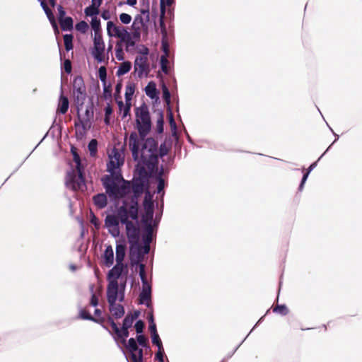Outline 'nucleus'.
I'll return each instance as SVG.
<instances>
[{
  "mask_svg": "<svg viewBox=\"0 0 362 362\" xmlns=\"http://www.w3.org/2000/svg\"><path fill=\"white\" fill-rule=\"evenodd\" d=\"M123 268L122 262L115 265V301H122L124 297L126 278H120Z\"/></svg>",
  "mask_w": 362,
  "mask_h": 362,
  "instance_id": "nucleus-5",
  "label": "nucleus"
},
{
  "mask_svg": "<svg viewBox=\"0 0 362 362\" xmlns=\"http://www.w3.org/2000/svg\"><path fill=\"white\" fill-rule=\"evenodd\" d=\"M95 205L100 209L104 208L107 205V199L104 193H100L93 197Z\"/></svg>",
  "mask_w": 362,
  "mask_h": 362,
  "instance_id": "nucleus-21",
  "label": "nucleus"
},
{
  "mask_svg": "<svg viewBox=\"0 0 362 362\" xmlns=\"http://www.w3.org/2000/svg\"><path fill=\"white\" fill-rule=\"evenodd\" d=\"M57 10H58V12H59V17H58L59 18V21H60V19H62V18H65L66 12L64 11V8L62 6L59 5L57 6Z\"/></svg>",
  "mask_w": 362,
  "mask_h": 362,
  "instance_id": "nucleus-61",
  "label": "nucleus"
},
{
  "mask_svg": "<svg viewBox=\"0 0 362 362\" xmlns=\"http://www.w3.org/2000/svg\"><path fill=\"white\" fill-rule=\"evenodd\" d=\"M112 112V107L110 105V103H107V106L105 108V117L104 121L106 124H110V115Z\"/></svg>",
  "mask_w": 362,
  "mask_h": 362,
  "instance_id": "nucleus-47",
  "label": "nucleus"
},
{
  "mask_svg": "<svg viewBox=\"0 0 362 362\" xmlns=\"http://www.w3.org/2000/svg\"><path fill=\"white\" fill-rule=\"evenodd\" d=\"M84 12L86 16L93 17L96 16V15L98 14L99 9L98 7L91 4L90 6L85 8Z\"/></svg>",
  "mask_w": 362,
  "mask_h": 362,
  "instance_id": "nucleus-34",
  "label": "nucleus"
},
{
  "mask_svg": "<svg viewBox=\"0 0 362 362\" xmlns=\"http://www.w3.org/2000/svg\"><path fill=\"white\" fill-rule=\"evenodd\" d=\"M64 71L67 74H70L71 71V63L69 59H66L64 64Z\"/></svg>",
  "mask_w": 362,
  "mask_h": 362,
  "instance_id": "nucleus-59",
  "label": "nucleus"
},
{
  "mask_svg": "<svg viewBox=\"0 0 362 362\" xmlns=\"http://www.w3.org/2000/svg\"><path fill=\"white\" fill-rule=\"evenodd\" d=\"M105 227L107 229L108 233L113 235V214H108L105 220Z\"/></svg>",
  "mask_w": 362,
  "mask_h": 362,
  "instance_id": "nucleus-31",
  "label": "nucleus"
},
{
  "mask_svg": "<svg viewBox=\"0 0 362 362\" xmlns=\"http://www.w3.org/2000/svg\"><path fill=\"white\" fill-rule=\"evenodd\" d=\"M163 349H158V352L156 354V358L160 362H163Z\"/></svg>",
  "mask_w": 362,
  "mask_h": 362,
  "instance_id": "nucleus-63",
  "label": "nucleus"
},
{
  "mask_svg": "<svg viewBox=\"0 0 362 362\" xmlns=\"http://www.w3.org/2000/svg\"><path fill=\"white\" fill-rule=\"evenodd\" d=\"M144 327H145V324L142 320H138L134 325L136 332L138 334L143 332Z\"/></svg>",
  "mask_w": 362,
  "mask_h": 362,
  "instance_id": "nucleus-56",
  "label": "nucleus"
},
{
  "mask_svg": "<svg viewBox=\"0 0 362 362\" xmlns=\"http://www.w3.org/2000/svg\"><path fill=\"white\" fill-rule=\"evenodd\" d=\"M136 340L140 346H141L143 347L147 346L148 339L144 335H143V334L138 335L136 337Z\"/></svg>",
  "mask_w": 362,
  "mask_h": 362,
  "instance_id": "nucleus-52",
  "label": "nucleus"
},
{
  "mask_svg": "<svg viewBox=\"0 0 362 362\" xmlns=\"http://www.w3.org/2000/svg\"><path fill=\"white\" fill-rule=\"evenodd\" d=\"M139 275L142 281L143 285L148 284L146 279V275L145 272V265L144 264H139Z\"/></svg>",
  "mask_w": 362,
  "mask_h": 362,
  "instance_id": "nucleus-45",
  "label": "nucleus"
},
{
  "mask_svg": "<svg viewBox=\"0 0 362 362\" xmlns=\"http://www.w3.org/2000/svg\"><path fill=\"white\" fill-rule=\"evenodd\" d=\"M165 13V1H164V0H160V16L159 23H160V26L163 32L165 33H166L165 26V23H164V20H163Z\"/></svg>",
  "mask_w": 362,
  "mask_h": 362,
  "instance_id": "nucleus-32",
  "label": "nucleus"
},
{
  "mask_svg": "<svg viewBox=\"0 0 362 362\" xmlns=\"http://www.w3.org/2000/svg\"><path fill=\"white\" fill-rule=\"evenodd\" d=\"M151 288L149 284L142 286V291L139 295V303L145 304L147 307L151 305Z\"/></svg>",
  "mask_w": 362,
  "mask_h": 362,
  "instance_id": "nucleus-16",
  "label": "nucleus"
},
{
  "mask_svg": "<svg viewBox=\"0 0 362 362\" xmlns=\"http://www.w3.org/2000/svg\"><path fill=\"white\" fill-rule=\"evenodd\" d=\"M119 18L120 22L123 24H129L132 21V16L125 13H121Z\"/></svg>",
  "mask_w": 362,
  "mask_h": 362,
  "instance_id": "nucleus-51",
  "label": "nucleus"
},
{
  "mask_svg": "<svg viewBox=\"0 0 362 362\" xmlns=\"http://www.w3.org/2000/svg\"><path fill=\"white\" fill-rule=\"evenodd\" d=\"M131 183L128 181L122 180V182L117 185L116 197H123L130 192Z\"/></svg>",
  "mask_w": 362,
  "mask_h": 362,
  "instance_id": "nucleus-17",
  "label": "nucleus"
},
{
  "mask_svg": "<svg viewBox=\"0 0 362 362\" xmlns=\"http://www.w3.org/2000/svg\"><path fill=\"white\" fill-rule=\"evenodd\" d=\"M107 296L109 303V310L110 312L113 310V268L109 270L107 274Z\"/></svg>",
  "mask_w": 362,
  "mask_h": 362,
  "instance_id": "nucleus-14",
  "label": "nucleus"
},
{
  "mask_svg": "<svg viewBox=\"0 0 362 362\" xmlns=\"http://www.w3.org/2000/svg\"><path fill=\"white\" fill-rule=\"evenodd\" d=\"M134 69L139 78L147 76L150 71L146 56H137L134 62Z\"/></svg>",
  "mask_w": 362,
  "mask_h": 362,
  "instance_id": "nucleus-8",
  "label": "nucleus"
},
{
  "mask_svg": "<svg viewBox=\"0 0 362 362\" xmlns=\"http://www.w3.org/2000/svg\"><path fill=\"white\" fill-rule=\"evenodd\" d=\"M127 34V32L123 28L115 24V37H123Z\"/></svg>",
  "mask_w": 362,
  "mask_h": 362,
  "instance_id": "nucleus-44",
  "label": "nucleus"
},
{
  "mask_svg": "<svg viewBox=\"0 0 362 362\" xmlns=\"http://www.w3.org/2000/svg\"><path fill=\"white\" fill-rule=\"evenodd\" d=\"M127 235L130 243H138L139 238V228L133 222H128L126 224Z\"/></svg>",
  "mask_w": 362,
  "mask_h": 362,
  "instance_id": "nucleus-13",
  "label": "nucleus"
},
{
  "mask_svg": "<svg viewBox=\"0 0 362 362\" xmlns=\"http://www.w3.org/2000/svg\"><path fill=\"white\" fill-rule=\"evenodd\" d=\"M90 24L92 28L95 31V33H98L100 25V20L96 16H93L92 17Z\"/></svg>",
  "mask_w": 362,
  "mask_h": 362,
  "instance_id": "nucleus-46",
  "label": "nucleus"
},
{
  "mask_svg": "<svg viewBox=\"0 0 362 362\" xmlns=\"http://www.w3.org/2000/svg\"><path fill=\"white\" fill-rule=\"evenodd\" d=\"M44 11L45 13H46L50 23L52 24L54 31L56 33H59V29H58V26H57V24L56 23V21H55V18H54V16L52 13V11L48 8V7H46L45 9H44Z\"/></svg>",
  "mask_w": 362,
  "mask_h": 362,
  "instance_id": "nucleus-28",
  "label": "nucleus"
},
{
  "mask_svg": "<svg viewBox=\"0 0 362 362\" xmlns=\"http://www.w3.org/2000/svg\"><path fill=\"white\" fill-rule=\"evenodd\" d=\"M120 157H121L120 153L118 151V150H117L115 148V162L117 161V164L118 167L120 165H122L124 163L123 160H120Z\"/></svg>",
  "mask_w": 362,
  "mask_h": 362,
  "instance_id": "nucleus-58",
  "label": "nucleus"
},
{
  "mask_svg": "<svg viewBox=\"0 0 362 362\" xmlns=\"http://www.w3.org/2000/svg\"><path fill=\"white\" fill-rule=\"evenodd\" d=\"M72 153L75 167L67 173L66 185L67 188L73 191L84 192L86 189V184L83 177L84 163L76 152L72 150Z\"/></svg>",
  "mask_w": 362,
  "mask_h": 362,
  "instance_id": "nucleus-2",
  "label": "nucleus"
},
{
  "mask_svg": "<svg viewBox=\"0 0 362 362\" xmlns=\"http://www.w3.org/2000/svg\"><path fill=\"white\" fill-rule=\"evenodd\" d=\"M128 214L130 218L133 220H136L138 217V207L137 204L136 203L134 205H132L129 207V210H127Z\"/></svg>",
  "mask_w": 362,
  "mask_h": 362,
  "instance_id": "nucleus-38",
  "label": "nucleus"
},
{
  "mask_svg": "<svg viewBox=\"0 0 362 362\" xmlns=\"http://www.w3.org/2000/svg\"><path fill=\"white\" fill-rule=\"evenodd\" d=\"M73 36L71 35H64V46L66 51H69L73 49Z\"/></svg>",
  "mask_w": 362,
  "mask_h": 362,
  "instance_id": "nucleus-36",
  "label": "nucleus"
},
{
  "mask_svg": "<svg viewBox=\"0 0 362 362\" xmlns=\"http://www.w3.org/2000/svg\"><path fill=\"white\" fill-rule=\"evenodd\" d=\"M102 263L107 267H110L113 264V250L110 245L106 247L102 255Z\"/></svg>",
  "mask_w": 362,
  "mask_h": 362,
  "instance_id": "nucleus-18",
  "label": "nucleus"
},
{
  "mask_svg": "<svg viewBox=\"0 0 362 362\" xmlns=\"http://www.w3.org/2000/svg\"><path fill=\"white\" fill-rule=\"evenodd\" d=\"M127 348L131 353L130 358L132 362L143 361V350L138 348L136 340L134 338L129 339Z\"/></svg>",
  "mask_w": 362,
  "mask_h": 362,
  "instance_id": "nucleus-10",
  "label": "nucleus"
},
{
  "mask_svg": "<svg viewBox=\"0 0 362 362\" xmlns=\"http://www.w3.org/2000/svg\"><path fill=\"white\" fill-rule=\"evenodd\" d=\"M169 123L170 126L171 127V129L173 131L172 136H177V132H176V123L173 119V115L170 113L169 117Z\"/></svg>",
  "mask_w": 362,
  "mask_h": 362,
  "instance_id": "nucleus-53",
  "label": "nucleus"
},
{
  "mask_svg": "<svg viewBox=\"0 0 362 362\" xmlns=\"http://www.w3.org/2000/svg\"><path fill=\"white\" fill-rule=\"evenodd\" d=\"M131 67H132V64L129 62H124L122 63L119 65V69L117 71V75L122 76V75L125 74L126 73L129 71V70L131 69Z\"/></svg>",
  "mask_w": 362,
  "mask_h": 362,
  "instance_id": "nucleus-30",
  "label": "nucleus"
},
{
  "mask_svg": "<svg viewBox=\"0 0 362 362\" xmlns=\"http://www.w3.org/2000/svg\"><path fill=\"white\" fill-rule=\"evenodd\" d=\"M107 30L110 37L113 36V21H108L107 25Z\"/></svg>",
  "mask_w": 362,
  "mask_h": 362,
  "instance_id": "nucleus-64",
  "label": "nucleus"
},
{
  "mask_svg": "<svg viewBox=\"0 0 362 362\" xmlns=\"http://www.w3.org/2000/svg\"><path fill=\"white\" fill-rule=\"evenodd\" d=\"M316 165H317V162H315V163H312L310 165L308 171L303 175L302 180H301V182H300V185L299 186V189L300 190H302V189L303 187V185H304L306 180H307V178L308 177V175H309L310 172L316 166Z\"/></svg>",
  "mask_w": 362,
  "mask_h": 362,
  "instance_id": "nucleus-39",
  "label": "nucleus"
},
{
  "mask_svg": "<svg viewBox=\"0 0 362 362\" xmlns=\"http://www.w3.org/2000/svg\"><path fill=\"white\" fill-rule=\"evenodd\" d=\"M134 317H131L130 315H127L123 320L122 329H128L132 327Z\"/></svg>",
  "mask_w": 362,
  "mask_h": 362,
  "instance_id": "nucleus-43",
  "label": "nucleus"
},
{
  "mask_svg": "<svg viewBox=\"0 0 362 362\" xmlns=\"http://www.w3.org/2000/svg\"><path fill=\"white\" fill-rule=\"evenodd\" d=\"M164 116L161 111L157 112V120L156 125V132L158 134H162L163 132Z\"/></svg>",
  "mask_w": 362,
  "mask_h": 362,
  "instance_id": "nucleus-27",
  "label": "nucleus"
},
{
  "mask_svg": "<svg viewBox=\"0 0 362 362\" xmlns=\"http://www.w3.org/2000/svg\"><path fill=\"white\" fill-rule=\"evenodd\" d=\"M151 339H152V343L153 344H156L158 346V349H163L162 341L160 339L158 334H154V335H152Z\"/></svg>",
  "mask_w": 362,
  "mask_h": 362,
  "instance_id": "nucleus-50",
  "label": "nucleus"
},
{
  "mask_svg": "<svg viewBox=\"0 0 362 362\" xmlns=\"http://www.w3.org/2000/svg\"><path fill=\"white\" fill-rule=\"evenodd\" d=\"M105 49V45L103 39L99 33H95L94 36V47L92 51V54L94 58L102 62V56Z\"/></svg>",
  "mask_w": 362,
  "mask_h": 362,
  "instance_id": "nucleus-11",
  "label": "nucleus"
},
{
  "mask_svg": "<svg viewBox=\"0 0 362 362\" xmlns=\"http://www.w3.org/2000/svg\"><path fill=\"white\" fill-rule=\"evenodd\" d=\"M134 93V88L131 86L127 87L126 93H125V100H126V104L124 105L122 101H117L119 110L120 113L122 112V118L126 117L127 115H129V111L131 108V100L132 98V95Z\"/></svg>",
  "mask_w": 362,
  "mask_h": 362,
  "instance_id": "nucleus-9",
  "label": "nucleus"
},
{
  "mask_svg": "<svg viewBox=\"0 0 362 362\" xmlns=\"http://www.w3.org/2000/svg\"><path fill=\"white\" fill-rule=\"evenodd\" d=\"M79 317L83 320H88L93 322H98L89 313L85 310H81L79 312Z\"/></svg>",
  "mask_w": 362,
  "mask_h": 362,
  "instance_id": "nucleus-41",
  "label": "nucleus"
},
{
  "mask_svg": "<svg viewBox=\"0 0 362 362\" xmlns=\"http://www.w3.org/2000/svg\"><path fill=\"white\" fill-rule=\"evenodd\" d=\"M137 247L139 248L140 251L142 252L144 255L148 254L150 251L149 242L145 243L144 246H140L137 244Z\"/></svg>",
  "mask_w": 362,
  "mask_h": 362,
  "instance_id": "nucleus-57",
  "label": "nucleus"
},
{
  "mask_svg": "<svg viewBox=\"0 0 362 362\" xmlns=\"http://www.w3.org/2000/svg\"><path fill=\"white\" fill-rule=\"evenodd\" d=\"M140 12L143 15L146 16V21H149V8H148V4H147L145 7L141 8Z\"/></svg>",
  "mask_w": 362,
  "mask_h": 362,
  "instance_id": "nucleus-60",
  "label": "nucleus"
},
{
  "mask_svg": "<svg viewBox=\"0 0 362 362\" xmlns=\"http://www.w3.org/2000/svg\"><path fill=\"white\" fill-rule=\"evenodd\" d=\"M144 255L137 247V243H132L129 252V257L132 265L138 264L142 261Z\"/></svg>",
  "mask_w": 362,
  "mask_h": 362,
  "instance_id": "nucleus-15",
  "label": "nucleus"
},
{
  "mask_svg": "<svg viewBox=\"0 0 362 362\" xmlns=\"http://www.w3.org/2000/svg\"><path fill=\"white\" fill-rule=\"evenodd\" d=\"M74 92H86V87L83 83V78L77 76L74 78L73 83V93Z\"/></svg>",
  "mask_w": 362,
  "mask_h": 362,
  "instance_id": "nucleus-22",
  "label": "nucleus"
},
{
  "mask_svg": "<svg viewBox=\"0 0 362 362\" xmlns=\"http://www.w3.org/2000/svg\"><path fill=\"white\" fill-rule=\"evenodd\" d=\"M152 199L153 195L149 191H146L144 199V214L142 216V221L144 223L151 222L153 219L154 206Z\"/></svg>",
  "mask_w": 362,
  "mask_h": 362,
  "instance_id": "nucleus-7",
  "label": "nucleus"
},
{
  "mask_svg": "<svg viewBox=\"0 0 362 362\" xmlns=\"http://www.w3.org/2000/svg\"><path fill=\"white\" fill-rule=\"evenodd\" d=\"M124 314V307L121 305L115 304V318H119Z\"/></svg>",
  "mask_w": 362,
  "mask_h": 362,
  "instance_id": "nucleus-48",
  "label": "nucleus"
},
{
  "mask_svg": "<svg viewBox=\"0 0 362 362\" xmlns=\"http://www.w3.org/2000/svg\"><path fill=\"white\" fill-rule=\"evenodd\" d=\"M148 233L144 238V243H148V241H149V244H150L151 242V232H152V228H151V225H148Z\"/></svg>",
  "mask_w": 362,
  "mask_h": 362,
  "instance_id": "nucleus-62",
  "label": "nucleus"
},
{
  "mask_svg": "<svg viewBox=\"0 0 362 362\" xmlns=\"http://www.w3.org/2000/svg\"><path fill=\"white\" fill-rule=\"evenodd\" d=\"M144 185L145 180H144V179L139 178L134 180L132 186L131 185V188H132V191L135 197H139L143 193Z\"/></svg>",
  "mask_w": 362,
  "mask_h": 362,
  "instance_id": "nucleus-19",
  "label": "nucleus"
},
{
  "mask_svg": "<svg viewBox=\"0 0 362 362\" xmlns=\"http://www.w3.org/2000/svg\"><path fill=\"white\" fill-rule=\"evenodd\" d=\"M129 143L135 160L140 158L141 162L151 170L157 168L158 142L154 137H129Z\"/></svg>",
  "mask_w": 362,
  "mask_h": 362,
  "instance_id": "nucleus-1",
  "label": "nucleus"
},
{
  "mask_svg": "<svg viewBox=\"0 0 362 362\" xmlns=\"http://www.w3.org/2000/svg\"><path fill=\"white\" fill-rule=\"evenodd\" d=\"M165 187L164 180L161 177V173L158 177V186H157V192L160 193L163 191Z\"/></svg>",
  "mask_w": 362,
  "mask_h": 362,
  "instance_id": "nucleus-55",
  "label": "nucleus"
},
{
  "mask_svg": "<svg viewBox=\"0 0 362 362\" xmlns=\"http://www.w3.org/2000/svg\"><path fill=\"white\" fill-rule=\"evenodd\" d=\"M126 247L124 245H117L116 247V261L122 262L125 256Z\"/></svg>",
  "mask_w": 362,
  "mask_h": 362,
  "instance_id": "nucleus-29",
  "label": "nucleus"
},
{
  "mask_svg": "<svg viewBox=\"0 0 362 362\" xmlns=\"http://www.w3.org/2000/svg\"><path fill=\"white\" fill-rule=\"evenodd\" d=\"M76 29L82 33H86L88 29V25L86 22L82 21L76 25Z\"/></svg>",
  "mask_w": 362,
  "mask_h": 362,
  "instance_id": "nucleus-42",
  "label": "nucleus"
},
{
  "mask_svg": "<svg viewBox=\"0 0 362 362\" xmlns=\"http://www.w3.org/2000/svg\"><path fill=\"white\" fill-rule=\"evenodd\" d=\"M62 29L64 31L71 30L73 28V19L71 17H65L59 21Z\"/></svg>",
  "mask_w": 362,
  "mask_h": 362,
  "instance_id": "nucleus-26",
  "label": "nucleus"
},
{
  "mask_svg": "<svg viewBox=\"0 0 362 362\" xmlns=\"http://www.w3.org/2000/svg\"><path fill=\"white\" fill-rule=\"evenodd\" d=\"M69 108V100L67 97L61 95L58 106V112L62 115L65 114Z\"/></svg>",
  "mask_w": 362,
  "mask_h": 362,
  "instance_id": "nucleus-24",
  "label": "nucleus"
},
{
  "mask_svg": "<svg viewBox=\"0 0 362 362\" xmlns=\"http://www.w3.org/2000/svg\"><path fill=\"white\" fill-rule=\"evenodd\" d=\"M122 180H124L122 175L115 163V197L116 196L117 185L122 182Z\"/></svg>",
  "mask_w": 362,
  "mask_h": 362,
  "instance_id": "nucleus-33",
  "label": "nucleus"
},
{
  "mask_svg": "<svg viewBox=\"0 0 362 362\" xmlns=\"http://www.w3.org/2000/svg\"><path fill=\"white\" fill-rule=\"evenodd\" d=\"M136 121L139 136H146L151 131V121L148 107L144 104L136 109Z\"/></svg>",
  "mask_w": 362,
  "mask_h": 362,
  "instance_id": "nucleus-4",
  "label": "nucleus"
},
{
  "mask_svg": "<svg viewBox=\"0 0 362 362\" xmlns=\"http://www.w3.org/2000/svg\"><path fill=\"white\" fill-rule=\"evenodd\" d=\"M273 312L281 315H286L288 313V309L285 305H277L273 308Z\"/></svg>",
  "mask_w": 362,
  "mask_h": 362,
  "instance_id": "nucleus-37",
  "label": "nucleus"
},
{
  "mask_svg": "<svg viewBox=\"0 0 362 362\" xmlns=\"http://www.w3.org/2000/svg\"><path fill=\"white\" fill-rule=\"evenodd\" d=\"M109 162L107 164V171L109 173L101 177L103 186L106 190L110 199L113 197V148H107Z\"/></svg>",
  "mask_w": 362,
  "mask_h": 362,
  "instance_id": "nucleus-6",
  "label": "nucleus"
},
{
  "mask_svg": "<svg viewBox=\"0 0 362 362\" xmlns=\"http://www.w3.org/2000/svg\"><path fill=\"white\" fill-rule=\"evenodd\" d=\"M106 69L105 67L102 66L99 69V77L100 81L103 83V98L105 100L111 102L112 101V86L111 84L107 85L106 83Z\"/></svg>",
  "mask_w": 362,
  "mask_h": 362,
  "instance_id": "nucleus-12",
  "label": "nucleus"
},
{
  "mask_svg": "<svg viewBox=\"0 0 362 362\" xmlns=\"http://www.w3.org/2000/svg\"><path fill=\"white\" fill-rule=\"evenodd\" d=\"M119 215L120 221L122 223H124L126 225L127 223L132 222L131 221L128 220L129 218H130V216H129L128 211L126 209L122 208L119 212Z\"/></svg>",
  "mask_w": 362,
  "mask_h": 362,
  "instance_id": "nucleus-35",
  "label": "nucleus"
},
{
  "mask_svg": "<svg viewBox=\"0 0 362 362\" xmlns=\"http://www.w3.org/2000/svg\"><path fill=\"white\" fill-rule=\"evenodd\" d=\"M77 108L78 122L76 123V128L82 127L85 132L91 127L94 118V104L92 100H88L85 105Z\"/></svg>",
  "mask_w": 362,
  "mask_h": 362,
  "instance_id": "nucleus-3",
  "label": "nucleus"
},
{
  "mask_svg": "<svg viewBox=\"0 0 362 362\" xmlns=\"http://www.w3.org/2000/svg\"><path fill=\"white\" fill-rule=\"evenodd\" d=\"M145 91L146 94L151 99L157 97V89L154 82H149L145 88Z\"/></svg>",
  "mask_w": 362,
  "mask_h": 362,
  "instance_id": "nucleus-25",
  "label": "nucleus"
},
{
  "mask_svg": "<svg viewBox=\"0 0 362 362\" xmlns=\"http://www.w3.org/2000/svg\"><path fill=\"white\" fill-rule=\"evenodd\" d=\"M170 139V137H169ZM172 148V142L168 137H165V141L160 144L159 149L158 148V157H163L167 155Z\"/></svg>",
  "mask_w": 362,
  "mask_h": 362,
  "instance_id": "nucleus-20",
  "label": "nucleus"
},
{
  "mask_svg": "<svg viewBox=\"0 0 362 362\" xmlns=\"http://www.w3.org/2000/svg\"><path fill=\"white\" fill-rule=\"evenodd\" d=\"M98 142L95 139H92L88 144V150L91 156H94L97 152Z\"/></svg>",
  "mask_w": 362,
  "mask_h": 362,
  "instance_id": "nucleus-40",
  "label": "nucleus"
},
{
  "mask_svg": "<svg viewBox=\"0 0 362 362\" xmlns=\"http://www.w3.org/2000/svg\"><path fill=\"white\" fill-rule=\"evenodd\" d=\"M93 287H94L93 286H90V291L92 292V296H91V298H90V304L92 306L95 307L98 304V299L97 296L93 293Z\"/></svg>",
  "mask_w": 362,
  "mask_h": 362,
  "instance_id": "nucleus-54",
  "label": "nucleus"
},
{
  "mask_svg": "<svg viewBox=\"0 0 362 362\" xmlns=\"http://www.w3.org/2000/svg\"><path fill=\"white\" fill-rule=\"evenodd\" d=\"M162 89H163V100H165V102L167 104H169L170 102V93L169 92V90H168V88L165 85L163 86V88Z\"/></svg>",
  "mask_w": 362,
  "mask_h": 362,
  "instance_id": "nucleus-49",
  "label": "nucleus"
},
{
  "mask_svg": "<svg viewBox=\"0 0 362 362\" xmlns=\"http://www.w3.org/2000/svg\"><path fill=\"white\" fill-rule=\"evenodd\" d=\"M74 102L76 103V107L85 105L86 102H85L86 98V92H74L73 93Z\"/></svg>",
  "mask_w": 362,
  "mask_h": 362,
  "instance_id": "nucleus-23",
  "label": "nucleus"
}]
</instances>
